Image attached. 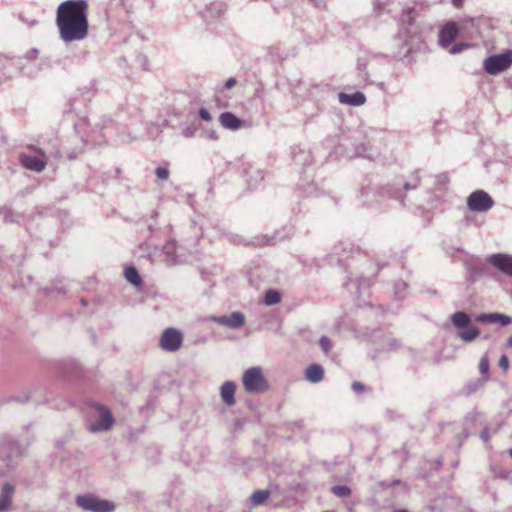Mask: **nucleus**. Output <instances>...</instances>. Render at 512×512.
Here are the masks:
<instances>
[{
  "label": "nucleus",
  "instance_id": "obj_15",
  "mask_svg": "<svg viewBox=\"0 0 512 512\" xmlns=\"http://www.w3.org/2000/svg\"><path fill=\"white\" fill-rule=\"evenodd\" d=\"M476 321L481 323H500L502 326H508L512 323V318L500 313H483L476 317Z\"/></svg>",
  "mask_w": 512,
  "mask_h": 512
},
{
  "label": "nucleus",
  "instance_id": "obj_31",
  "mask_svg": "<svg viewBox=\"0 0 512 512\" xmlns=\"http://www.w3.org/2000/svg\"><path fill=\"white\" fill-rule=\"evenodd\" d=\"M155 174L159 179L166 180L169 177V170L165 167H157Z\"/></svg>",
  "mask_w": 512,
  "mask_h": 512
},
{
  "label": "nucleus",
  "instance_id": "obj_27",
  "mask_svg": "<svg viewBox=\"0 0 512 512\" xmlns=\"http://www.w3.org/2000/svg\"><path fill=\"white\" fill-rule=\"evenodd\" d=\"M331 491L334 495H336L338 497H342V498L348 497L351 494L350 488L346 485L333 486L331 488Z\"/></svg>",
  "mask_w": 512,
  "mask_h": 512
},
{
  "label": "nucleus",
  "instance_id": "obj_24",
  "mask_svg": "<svg viewBox=\"0 0 512 512\" xmlns=\"http://www.w3.org/2000/svg\"><path fill=\"white\" fill-rule=\"evenodd\" d=\"M489 368H490L489 357H488V354L485 353L481 357L480 362H479V371H480V374L482 375L483 381H487L489 379Z\"/></svg>",
  "mask_w": 512,
  "mask_h": 512
},
{
  "label": "nucleus",
  "instance_id": "obj_13",
  "mask_svg": "<svg viewBox=\"0 0 512 512\" xmlns=\"http://www.w3.org/2000/svg\"><path fill=\"white\" fill-rule=\"evenodd\" d=\"M488 262L500 270L502 273L512 277V256L507 254H492Z\"/></svg>",
  "mask_w": 512,
  "mask_h": 512
},
{
  "label": "nucleus",
  "instance_id": "obj_20",
  "mask_svg": "<svg viewBox=\"0 0 512 512\" xmlns=\"http://www.w3.org/2000/svg\"><path fill=\"white\" fill-rule=\"evenodd\" d=\"M323 377L324 370L319 364H312L305 371V379L310 383H319Z\"/></svg>",
  "mask_w": 512,
  "mask_h": 512
},
{
  "label": "nucleus",
  "instance_id": "obj_17",
  "mask_svg": "<svg viewBox=\"0 0 512 512\" xmlns=\"http://www.w3.org/2000/svg\"><path fill=\"white\" fill-rule=\"evenodd\" d=\"M236 385L232 381H226L221 386V398L227 406L235 404Z\"/></svg>",
  "mask_w": 512,
  "mask_h": 512
},
{
  "label": "nucleus",
  "instance_id": "obj_2",
  "mask_svg": "<svg viewBox=\"0 0 512 512\" xmlns=\"http://www.w3.org/2000/svg\"><path fill=\"white\" fill-rule=\"evenodd\" d=\"M421 182V178L419 175V171H416L410 178L409 181H406L403 183L402 188L395 185H387L382 189V193L377 196L376 192L373 191L370 188L364 189L361 191L360 196L365 197L366 199L363 200L361 203L363 206H374L373 201L370 198H376V197H384L387 196L388 198L394 199L398 201L400 204H404V191H410L416 189Z\"/></svg>",
  "mask_w": 512,
  "mask_h": 512
},
{
  "label": "nucleus",
  "instance_id": "obj_3",
  "mask_svg": "<svg viewBox=\"0 0 512 512\" xmlns=\"http://www.w3.org/2000/svg\"><path fill=\"white\" fill-rule=\"evenodd\" d=\"M452 324L459 329L457 336L464 342H472L480 335V330L476 326H469L471 323L470 316L463 311L455 312L451 316Z\"/></svg>",
  "mask_w": 512,
  "mask_h": 512
},
{
  "label": "nucleus",
  "instance_id": "obj_38",
  "mask_svg": "<svg viewBox=\"0 0 512 512\" xmlns=\"http://www.w3.org/2000/svg\"><path fill=\"white\" fill-rule=\"evenodd\" d=\"M407 286V284L403 281H399V282H396L395 283V289H396V292L398 293L399 291L405 289Z\"/></svg>",
  "mask_w": 512,
  "mask_h": 512
},
{
  "label": "nucleus",
  "instance_id": "obj_21",
  "mask_svg": "<svg viewBox=\"0 0 512 512\" xmlns=\"http://www.w3.org/2000/svg\"><path fill=\"white\" fill-rule=\"evenodd\" d=\"M355 151L356 154L360 157L373 159L378 155L377 149H375L374 144H372L370 141L365 143H360L355 145Z\"/></svg>",
  "mask_w": 512,
  "mask_h": 512
},
{
  "label": "nucleus",
  "instance_id": "obj_43",
  "mask_svg": "<svg viewBox=\"0 0 512 512\" xmlns=\"http://www.w3.org/2000/svg\"><path fill=\"white\" fill-rule=\"evenodd\" d=\"M462 0H453L455 6H459Z\"/></svg>",
  "mask_w": 512,
  "mask_h": 512
},
{
  "label": "nucleus",
  "instance_id": "obj_35",
  "mask_svg": "<svg viewBox=\"0 0 512 512\" xmlns=\"http://www.w3.org/2000/svg\"><path fill=\"white\" fill-rule=\"evenodd\" d=\"M183 136H185L186 138H190V137H193L194 134H195V130L194 128H191V127H186L183 132H182Z\"/></svg>",
  "mask_w": 512,
  "mask_h": 512
},
{
  "label": "nucleus",
  "instance_id": "obj_41",
  "mask_svg": "<svg viewBox=\"0 0 512 512\" xmlns=\"http://www.w3.org/2000/svg\"><path fill=\"white\" fill-rule=\"evenodd\" d=\"M438 180H439L440 182H443V183H444V182H446V180H447V176H446V175H444V174H443V175H440V176L438 177Z\"/></svg>",
  "mask_w": 512,
  "mask_h": 512
},
{
  "label": "nucleus",
  "instance_id": "obj_9",
  "mask_svg": "<svg viewBox=\"0 0 512 512\" xmlns=\"http://www.w3.org/2000/svg\"><path fill=\"white\" fill-rule=\"evenodd\" d=\"M40 156L20 155V163L28 170L42 172L47 165L45 152L40 148H33Z\"/></svg>",
  "mask_w": 512,
  "mask_h": 512
},
{
  "label": "nucleus",
  "instance_id": "obj_26",
  "mask_svg": "<svg viewBox=\"0 0 512 512\" xmlns=\"http://www.w3.org/2000/svg\"><path fill=\"white\" fill-rule=\"evenodd\" d=\"M281 300L280 293L277 290L270 289L265 293L264 303L266 305H275Z\"/></svg>",
  "mask_w": 512,
  "mask_h": 512
},
{
  "label": "nucleus",
  "instance_id": "obj_36",
  "mask_svg": "<svg viewBox=\"0 0 512 512\" xmlns=\"http://www.w3.org/2000/svg\"><path fill=\"white\" fill-rule=\"evenodd\" d=\"M352 389L356 392L363 391L364 385L360 382L355 381L352 383Z\"/></svg>",
  "mask_w": 512,
  "mask_h": 512
},
{
  "label": "nucleus",
  "instance_id": "obj_47",
  "mask_svg": "<svg viewBox=\"0 0 512 512\" xmlns=\"http://www.w3.org/2000/svg\"><path fill=\"white\" fill-rule=\"evenodd\" d=\"M158 248H155L154 255L156 256Z\"/></svg>",
  "mask_w": 512,
  "mask_h": 512
},
{
  "label": "nucleus",
  "instance_id": "obj_37",
  "mask_svg": "<svg viewBox=\"0 0 512 512\" xmlns=\"http://www.w3.org/2000/svg\"><path fill=\"white\" fill-rule=\"evenodd\" d=\"M37 54L38 50L36 48H32L26 53V58L33 59L36 57Z\"/></svg>",
  "mask_w": 512,
  "mask_h": 512
},
{
  "label": "nucleus",
  "instance_id": "obj_4",
  "mask_svg": "<svg viewBox=\"0 0 512 512\" xmlns=\"http://www.w3.org/2000/svg\"><path fill=\"white\" fill-rule=\"evenodd\" d=\"M75 503L81 509L90 512H113L115 510L114 503L99 499L93 494L78 495Z\"/></svg>",
  "mask_w": 512,
  "mask_h": 512
},
{
  "label": "nucleus",
  "instance_id": "obj_42",
  "mask_svg": "<svg viewBox=\"0 0 512 512\" xmlns=\"http://www.w3.org/2000/svg\"><path fill=\"white\" fill-rule=\"evenodd\" d=\"M506 346L507 347H512V335L507 339Z\"/></svg>",
  "mask_w": 512,
  "mask_h": 512
},
{
  "label": "nucleus",
  "instance_id": "obj_14",
  "mask_svg": "<svg viewBox=\"0 0 512 512\" xmlns=\"http://www.w3.org/2000/svg\"><path fill=\"white\" fill-rule=\"evenodd\" d=\"M458 35V27L456 23L449 22L443 26L439 33V43L442 47H449Z\"/></svg>",
  "mask_w": 512,
  "mask_h": 512
},
{
  "label": "nucleus",
  "instance_id": "obj_44",
  "mask_svg": "<svg viewBox=\"0 0 512 512\" xmlns=\"http://www.w3.org/2000/svg\"><path fill=\"white\" fill-rule=\"evenodd\" d=\"M81 303H82V305H84V306H85V305H87V301H86L85 299H81Z\"/></svg>",
  "mask_w": 512,
  "mask_h": 512
},
{
  "label": "nucleus",
  "instance_id": "obj_33",
  "mask_svg": "<svg viewBox=\"0 0 512 512\" xmlns=\"http://www.w3.org/2000/svg\"><path fill=\"white\" fill-rule=\"evenodd\" d=\"M199 116L202 120L207 121V122L212 119L210 112L205 108H201L199 110Z\"/></svg>",
  "mask_w": 512,
  "mask_h": 512
},
{
  "label": "nucleus",
  "instance_id": "obj_6",
  "mask_svg": "<svg viewBox=\"0 0 512 512\" xmlns=\"http://www.w3.org/2000/svg\"><path fill=\"white\" fill-rule=\"evenodd\" d=\"M512 65V50L504 53L491 55L483 62L485 71L490 75H497L507 70Z\"/></svg>",
  "mask_w": 512,
  "mask_h": 512
},
{
  "label": "nucleus",
  "instance_id": "obj_22",
  "mask_svg": "<svg viewBox=\"0 0 512 512\" xmlns=\"http://www.w3.org/2000/svg\"><path fill=\"white\" fill-rule=\"evenodd\" d=\"M125 278L128 282L135 286H139L142 283V279L135 267H128L125 270Z\"/></svg>",
  "mask_w": 512,
  "mask_h": 512
},
{
  "label": "nucleus",
  "instance_id": "obj_5",
  "mask_svg": "<svg viewBox=\"0 0 512 512\" xmlns=\"http://www.w3.org/2000/svg\"><path fill=\"white\" fill-rule=\"evenodd\" d=\"M243 386L246 392L258 394L264 392L268 385L260 367H251L243 374Z\"/></svg>",
  "mask_w": 512,
  "mask_h": 512
},
{
  "label": "nucleus",
  "instance_id": "obj_40",
  "mask_svg": "<svg viewBox=\"0 0 512 512\" xmlns=\"http://www.w3.org/2000/svg\"><path fill=\"white\" fill-rule=\"evenodd\" d=\"M29 398L30 397L28 395H26L24 398L16 397V398H13V400L20 402V403H24V402H27L29 400Z\"/></svg>",
  "mask_w": 512,
  "mask_h": 512
},
{
  "label": "nucleus",
  "instance_id": "obj_11",
  "mask_svg": "<svg viewBox=\"0 0 512 512\" xmlns=\"http://www.w3.org/2000/svg\"><path fill=\"white\" fill-rule=\"evenodd\" d=\"M95 408L99 414L100 420L97 423H92L90 425V430L92 432H97L110 429L113 424V418L110 411L102 405H96Z\"/></svg>",
  "mask_w": 512,
  "mask_h": 512
},
{
  "label": "nucleus",
  "instance_id": "obj_32",
  "mask_svg": "<svg viewBox=\"0 0 512 512\" xmlns=\"http://www.w3.org/2000/svg\"><path fill=\"white\" fill-rule=\"evenodd\" d=\"M499 367L503 369L504 371H507L509 368V359L507 355H502L499 359Z\"/></svg>",
  "mask_w": 512,
  "mask_h": 512
},
{
  "label": "nucleus",
  "instance_id": "obj_39",
  "mask_svg": "<svg viewBox=\"0 0 512 512\" xmlns=\"http://www.w3.org/2000/svg\"><path fill=\"white\" fill-rule=\"evenodd\" d=\"M481 438L485 442H487L490 439V434L487 428L483 429V431L481 432Z\"/></svg>",
  "mask_w": 512,
  "mask_h": 512
},
{
  "label": "nucleus",
  "instance_id": "obj_16",
  "mask_svg": "<svg viewBox=\"0 0 512 512\" xmlns=\"http://www.w3.org/2000/svg\"><path fill=\"white\" fill-rule=\"evenodd\" d=\"M161 256L167 266H173L178 263L176 255V244L174 241H168L161 249Z\"/></svg>",
  "mask_w": 512,
  "mask_h": 512
},
{
  "label": "nucleus",
  "instance_id": "obj_23",
  "mask_svg": "<svg viewBox=\"0 0 512 512\" xmlns=\"http://www.w3.org/2000/svg\"><path fill=\"white\" fill-rule=\"evenodd\" d=\"M2 445L3 446L4 445H9L10 446V452L7 455L8 457L20 456V455H22L24 453L22 448L18 444V442H16L12 438L4 439L3 442H2Z\"/></svg>",
  "mask_w": 512,
  "mask_h": 512
},
{
  "label": "nucleus",
  "instance_id": "obj_48",
  "mask_svg": "<svg viewBox=\"0 0 512 512\" xmlns=\"http://www.w3.org/2000/svg\"><path fill=\"white\" fill-rule=\"evenodd\" d=\"M158 248H155L154 255L156 256Z\"/></svg>",
  "mask_w": 512,
  "mask_h": 512
},
{
  "label": "nucleus",
  "instance_id": "obj_30",
  "mask_svg": "<svg viewBox=\"0 0 512 512\" xmlns=\"http://www.w3.org/2000/svg\"><path fill=\"white\" fill-rule=\"evenodd\" d=\"M319 344L325 353L331 349V340L327 336H322L319 340Z\"/></svg>",
  "mask_w": 512,
  "mask_h": 512
},
{
  "label": "nucleus",
  "instance_id": "obj_7",
  "mask_svg": "<svg viewBox=\"0 0 512 512\" xmlns=\"http://www.w3.org/2000/svg\"><path fill=\"white\" fill-rule=\"evenodd\" d=\"M467 206L471 211L485 212L494 206V200L487 192L476 190L468 196Z\"/></svg>",
  "mask_w": 512,
  "mask_h": 512
},
{
  "label": "nucleus",
  "instance_id": "obj_25",
  "mask_svg": "<svg viewBox=\"0 0 512 512\" xmlns=\"http://www.w3.org/2000/svg\"><path fill=\"white\" fill-rule=\"evenodd\" d=\"M269 496H270L269 491L257 490L251 495L250 500L253 505H261L269 498Z\"/></svg>",
  "mask_w": 512,
  "mask_h": 512
},
{
  "label": "nucleus",
  "instance_id": "obj_45",
  "mask_svg": "<svg viewBox=\"0 0 512 512\" xmlns=\"http://www.w3.org/2000/svg\"><path fill=\"white\" fill-rule=\"evenodd\" d=\"M257 174L260 176L261 179H263L261 171H258Z\"/></svg>",
  "mask_w": 512,
  "mask_h": 512
},
{
  "label": "nucleus",
  "instance_id": "obj_29",
  "mask_svg": "<svg viewBox=\"0 0 512 512\" xmlns=\"http://www.w3.org/2000/svg\"><path fill=\"white\" fill-rule=\"evenodd\" d=\"M412 11H413V8H411V7H407L406 9H403V13L401 16L402 22H407L409 24H411L413 22V18L411 16Z\"/></svg>",
  "mask_w": 512,
  "mask_h": 512
},
{
  "label": "nucleus",
  "instance_id": "obj_12",
  "mask_svg": "<svg viewBox=\"0 0 512 512\" xmlns=\"http://www.w3.org/2000/svg\"><path fill=\"white\" fill-rule=\"evenodd\" d=\"M14 495L15 486L9 482H5L0 490V512L12 511Z\"/></svg>",
  "mask_w": 512,
  "mask_h": 512
},
{
  "label": "nucleus",
  "instance_id": "obj_46",
  "mask_svg": "<svg viewBox=\"0 0 512 512\" xmlns=\"http://www.w3.org/2000/svg\"><path fill=\"white\" fill-rule=\"evenodd\" d=\"M508 453L512 457V448L508 450Z\"/></svg>",
  "mask_w": 512,
  "mask_h": 512
},
{
  "label": "nucleus",
  "instance_id": "obj_8",
  "mask_svg": "<svg viewBox=\"0 0 512 512\" xmlns=\"http://www.w3.org/2000/svg\"><path fill=\"white\" fill-rule=\"evenodd\" d=\"M183 335L175 328H167L160 339V346L163 350L174 352L178 350L182 344Z\"/></svg>",
  "mask_w": 512,
  "mask_h": 512
},
{
  "label": "nucleus",
  "instance_id": "obj_1",
  "mask_svg": "<svg viewBox=\"0 0 512 512\" xmlns=\"http://www.w3.org/2000/svg\"><path fill=\"white\" fill-rule=\"evenodd\" d=\"M88 4L85 0H67L56 11V25L65 43L84 40L88 35Z\"/></svg>",
  "mask_w": 512,
  "mask_h": 512
},
{
  "label": "nucleus",
  "instance_id": "obj_18",
  "mask_svg": "<svg viewBox=\"0 0 512 512\" xmlns=\"http://www.w3.org/2000/svg\"><path fill=\"white\" fill-rule=\"evenodd\" d=\"M339 101L342 104H348L351 106H361L365 103L366 97L361 92H355L353 94L340 93Z\"/></svg>",
  "mask_w": 512,
  "mask_h": 512
},
{
  "label": "nucleus",
  "instance_id": "obj_10",
  "mask_svg": "<svg viewBox=\"0 0 512 512\" xmlns=\"http://www.w3.org/2000/svg\"><path fill=\"white\" fill-rule=\"evenodd\" d=\"M212 321L231 329H238L244 325L245 317L241 312H233L230 315L214 316Z\"/></svg>",
  "mask_w": 512,
  "mask_h": 512
},
{
  "label": "nucleus",
  "instance_id": "obj_28",
  "mask_svg": "<svg viewBox=\"0 0 512 512\" xmlns=\"http://www.w3.org/2000/svg\"><path fill=\"white\" fill-rule=\"evenodd\" d=\"M469 47H471L469 43H457L449 49V53L452 55L458 54Z\"/></svg>",
  "mask_w": 512,
  "mask_h": 512
},
{
  "label": "nucleus",
  "instance_id": "obj_34",
  "mask_svg": "<svg viewBox=\"0 0 512 512\" xmlns=\"http://www.w3.org/2000/svg\"><path fill=\"white\" fill-rule=\"evenodd\" d=\"M236 83H237L236 79L233 77H230L226 80V82L224 84V88L231 89L236 85Z\"/></svg>",
  "mask_w": 512,
  "mask_h": 512
},
{
  "label": "nucleus",
  "instance_id": "obj_19",
  "mask_svg": "<svg viewBox=\"0 0 512 512\" xmlns=\"http://www.w3.org/2000/svg\"><path fill=\"white\" fill-rule=\"evenodd\" d=\"M221 125L230 130H237L242 126V121L231 112H224L220 115Z\"/></svg>",
  "mask_w": 512,
  "mask_h": 512
}]
</instances>
